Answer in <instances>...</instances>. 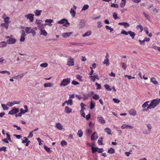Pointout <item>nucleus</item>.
Returning a JSON list of instances; mask_svg holds the SVG:
<instances>
[{
  "label": "nucleus",
  "mask_w": 160,
  "mask_h": 160,
  "mask_svg": "<svg viewBox=\"0 0 160 160\" xmlns=\"http://www.w3.org/2000/svg\"><path fill=\"white\" fill-rule=\"evenodd\" d=\"M160 102V98H157L152 100L150 104L147 107L148 109L154 108Z\"/></svg>",
  "instance_id": "nucleus-1"
},
{
  "label": "nucleus",
  "mask_w": 160,
  "mask_h": 160,
  "mask_svg": "<svg viewBox=\"0 0 160 160\" xmlns=\"http://www.w3.org/2000/svg\"><path fill=\"white\" fill-rule=\"evenodd\" d=\"M70 82V78H67L64 79L60 84V87H65L69 84Z\"/></svg>",
  "instance_id": "nucleus-2"
},
{
  "label": "nucleus",
  "mask_w": 160,
  "mask_h": 160,
  "mask_svg": "<svg viewBox=\"0 0 160 160\" xmlns=\"http://www.w3.org/2000/svg\"><path fill=\"white\" fill-rule=\"evenodd\" d=\"M13 36L11 35V36H7L6 37V38L8 39L7 41V42L9 44H13L15 43L16 42V40L14 38H13Z\"/></svg>",
  "instance_id": "nucleus-3"
},
{
  "label": "nucleus",
  "mask_w": 160,
  "mask_h": 160,
  "mask_svg": "<svg viewBox=\"0 0 160 160\" xmlns=\"http://www.w3.org/2000/svg\"><path fill=\"white\" fill-rule=\"evenodd\" d=\"M58 23L62 24H63V26L66 27H68L70 25L69 23L68 22L67 20L65 19H63L60 21H58Z\"/></svg>",
  "instance_id": "nucleus-4"
},
{
  "label": "nucleus",
  "mask_w": 160,
  "mask_h": 160,
  "mask_svg": "<svg viewBox=\"0 0 160 160\" xmlns=\"http://www.w3.org/2000/svg\"><path fill=\"white\" fill-rule=\"evenodd\" d=\"M34 15L31 13H28L25 15V17L28 19L30 21L32 22L34 20Z\"/></svg>",
  "instance_id": "nucleus-5"
},
{
  "label": "nucleus",
  "mask_w": 160,
  "mask_h": 160,
  "mask_svg": "<svg viewBox=\"0 0 160 160\" xmlns=\"http://www.w3.org/2000/svg\"><path fill=\"white\" fill-rule=\"evenodd\" d=\"M19 112V110L18 108L13 107L11 110L9 112L8 114L13 115L14 114H16Z\"/></svg>",
  "instance_id": "nucleus-6"
},
{
  "label": "nucleus",
  "mask_w": 160,
  "mask_h": 160,
  "mask_svg": "<svg viewBox=\"0 0 160 160\" xmlns=\"http://www.w3.org/2000/svg\"><path fill=\"white\" fill-rule=\"evenodd\" d=\"M74 59L71 57L69 58L67 61V65L69 66H74Z\"/></svg>",
  "instance_id": "nucleus-7"
},
{
  "label": "nucleus",
  "mask_w": 160,
  "mask_h": 160,
  "mask_svg": "<svg viewBox=\"0 0 160 160\" xmlns=\"http://www.w3.org/2000/svg\"><path fill=\"white\" fill-rule=\"evenodd\" d=\"M121 128L122 129H124L126 128L132 129L133 128V127L129 125L123 124L122 125L121 127Z\"/></svg>",
  "instance_id": "nucleus-8"
},
{
  "label": "nucleus",
  "mask_w": 160,
  "mask_h": 160,
  "mask_svg": "<svg viewBox=\"0 0 160 160\" xmlns=\"http://www.w3.org/2000/svg\"><path fill=\"white\" fill-rule=\"evenodd\" d=\"M98 121L101 123L102 124H104L105 123V121L103 118L101 116L98 117H97Z\"/></svg>",
  "instance_id": "nucleus-9"
},
{
  "label": "nucleus",
  "mask_w": 160,
  "mask_h": 160,
  "mask_svg": "<svg viewBox=\"0 0 160 160\" xmlns=\"http://www.w3.org/2000/svg\"><path fill=\"white\" fill-rule=\"evenodd\" d=\"M98 138V137L96 132H94L91 137V140L92 141H93L97 139Z\"/></svg>",
  "instance_id": "nucleus-10"
},
{
  "label": "nucleus",
  "mask_w": 160,
  "mask_h": 160,
  "mask_svg": "<svg viewBox=\"0 0 160 160\" xmlns=\"http://www.w3.org/2000/svg\"><path fill=\"white\" fill-rule=\"evenodd\" d=\"M72 34V32H69L63 33L62 34V36L64 38H67L69 37Z\"/></svg>",
  "instance_id": "nucleus-11"
},
{
  "label": "nucleus",
  "mask_w": 160,
  "mask_h": 160,
  "mask_svg": "<svg viewBox=\"0 0 160 160\" xmlns=\"http://www.w3.org/2000/svg\"><path fill=\"white\" fill-rule=\"evenodd\" d=\"M118 25L123 26L125 28H128L130 26L129 24L127 22H119Z\"/></svg>",
  "instance_id": "nucleus-12"
},
{
  "label": "nucleus",
  "mask_w": 160,
  "mask_h": 160,
  "mask_svg": "<svg viewBox=\"0 0 160 160\" xmlns=\"http://www.w3.org/2000/svg\"><path fill=\"white\" fill-rule=\"evenodd\" d=\"M129 114L132 115L134 116L136 114V110L133 109H131L128 112Z\"/></svg>",
  "instance_id": "nucleus-13"
},
{
  "label": "nucleus",
  "mask_w": 160,
  "mask_h": 160,
  "mask_svg": "<svg viewBox=\"0 0 160 160\" xmlns=\"http://www.w3.org/2000/svg\"><path fill=\"white\" fill-rule=\"evenodd\" d=\"M71 44L73 45L81 46H82L84 44H87L85 42L82 43L76 42H72Z\"/></svg>",
  "instance_id": "nucleus-14"
},
{
  "label": "nucleus",
  "mask_w": 160,
  "mask_h": 160,
  "mask_svg": "<svg viewBox=\"0 0 160 160\" xmlns=\"http://www.w3.org/2000/svg\"><path fill=\"white\" fill-rule=\"evenodd\" d=\"M72 109L68 106H66L65 108V112L66 113L69 114L71 112Z\"/></svg>",
  "instance_id": "nucleus-15"
},
{
  "label": "nucleus",
  "mask_w": 160,
  "mask_h": 160,
  "mask_svg": "<svg viewBox=\"0 0 160 160\" xmlns=\"http://www.w3.org/2000/svg\"><path fill=\"white\" fill-rule=\"evenodd\" d=\"M40 33V34L44 36L47 35L48 33L45 30L42 29H41Z\"/></svg>",
  "instance_id": "nucleus-16"
},
{
  "label": "nucleus",
  "mask_w": 160,
  "mask_h": 160,
  "mask_svg": "<svg viewBox=\"0 0 160 160\" xmlns=\"http://www.w3.org/2000/svg\"><path fill=\"white\" fill-rule=\"evenodd\" d=\"M151 82L154 85H157L158 82L156 81V78L154 77H152L151 79Z\"/></svg>",
  "instance_id": "nucleus-17"
},
{
  "label": "nucleus",
  "mask_w": 160,
  "mask_h": 160,
  "mask_svg": "<svg viewBox=\"0 0 160 160\" xmlns=\"http://www.w3.org/2000/svg\"><path fill=\"white\" fill-rule=\"evenodd\" d=\"M143 14L144 16V17L146 18L148 21H151V19L150 16L146 13L145 12H143Z\"/></svg>",
  "instance_id": "nucleus-18"
},
{
  "label": "nucleus",
  "mask_w": 160,
  "mask_h": 160,
  "mask_svg": "<svg viewBox=\"0 0 160 160\" xmlns=\"http://www.w3.org/2000/svg\"><path fill=\"white\" fill-rule=\"evenodd\" d=\"M70 13L72 17H75L76 14V12L74 9L72 8H71L70 11Z\"/></svg>",
  "instance_id": "nucleus-19"
},
{
  "label": "nucleus",
  "mask_w": 160,
  "mask_h": 160,
  "mask_svg": "<svg viewBox=\"0 0 160 160\" xmlns=\"http://www.w3.org/2000/svg\"><path fill=\"white\" fill-rule=\"evenodd\" d=\"M32 30L33 29L31 27H27L25 31L27 33H31Z\"/></svg>",
  "instance_id": "nucleus-20"
},
{
  "label": "nucleus",
  "mask_w": 160,
  "mask_h": 160,
  "mask_svg": "<svg viewBox=\"0 0 160 160\" xmlns=\"http://www.w3.org/2000/svg\"><path fill=\"white\" fill-rule=\"evenodd\" d=\"M128 34L130 35L132 39H134V37L135 36V32L131 31H128Z\"/></svg>",
  "instance_id": "nucleus-21"
},
{
  "label": "nucleus",
  "mask_w": 160,
  "mask_h": 160,
  "mask_svg": "<svg viewBox=\"0 0 160 160\" xmlns=\"http://www.w3.org/2000/svg\"><path fill=\"white\" fill-rule=\"evenodd\" d=\"M105 131L109 135L111 134V130L108 128H105L104 129Z\"/></svg>",
  "instance_id": "nucleus-22"
},
{
  "label": "nucleus",
  "mask_w": 160,
  "mask_h": 160,
  "mask_svg": "<svg viewBox=\"0 0 160 160\" xmlns=\"http://www.w3.org/2000/svg\"><path fill=\"white\" fill-rule=\"evenodd\" d=\"M42 12V10H36L34 12V13H35V16H39L41 14V12Z\"/></svg>",
  "instance_id": "nucleus-23"
},
{
  "label": "nucleus",
  "mask_w": 160,
  "mask_h": 160,
  "mask_svg": "<svg viewBox=\"0 0 160 160\" xmlns=\"http://www.w3.org/2000/svg\"><path fill=\"white\" fill-rule=\"evenodd\" d=\"M7 46V43L4 42L3 41L0 43V47L3 48L6 47Z\"/></svg>",
  "instance_id": "nucleus-24"
},
{
  "label": "nucleus",
  "mask_w": 160,
  "mask_h": 160,
  "mask_svg": "<svg viewBox=\"0 0 160 160\" xmlns=\"http://www.w3.org/2000/svg\"><path fill=\"white\" fill-rule=\"evenodd\" d=\"M53 83H45L44 84V86L45 88L51 87L53 85Z\"/></svg>",
  "instance_id": "nucleus-25"
},
{
  "label": "nucleus",
  "mask_w": 160,
  "mask_h": 160,
  "mask_svg": "<svg viewBox=\"0 0 160 160\" xmlns=\"http://www.w3.org/2000/svg\"><path fill=\"white\" fill-rule=\"evenodd\" d=\"M56 127L59 130H62V125L59 123H57Z\"/></svg>",
  "instance_id": "nucleus-26"
},
{
  "label": "nucleus",
  "mask_w": 160,
  "mask_h": 160,
  "mask_svg": "<svg viewBox=\"0 0 160 160\" xmlns=\"http://www.w3.org/2000/svg\"><path fill=\"white\" fill-rule=\"evenodd\" d=\"M92 33V32L91 31H88L86 32L85 34H83L82 35V36L83 37H85L86 36H88L90 35Z\"/></svg>",
  "instance_id": "nucleus-27"
},
{
  "label": "nucleus",
  "mask_w": 160,
  "mask_h": 160,
  "mask_svg": "<svg viewBox=\"0 0 160 160\" xmlns=\"http://www.w3.org/2000/svg\"><path fill=\"white\" fill-rule=\"evenodd\" d=\"M137 29L138 30H140V32H142L143 30V28L141 25H139L137 26Z\"/></svg>",
  "instance_id": "nucleus-28"
},
{
  "label": "nucleus",
  "mask_w": 160,
  "mask_h": 160,
  "mask_svg": "<svg viewBox=\"0 0 160 160\" xmlns=\"http://www.w3.org/2000/svg\"><path fill=\"white\" fill-rule=\"evenodd\" d=\"M65 102H66L68 105H72L73 104L72 101L71 99H69L68 101H66Z\"/></svg>",
  "instance_id": "nucleus-29"
},
{
  "label": "nucleus",
  "mask_w": 160,
  "mask_h": 160,
  "mask_svg": "<svg viewBox=\"0 0 160 160\" xmlns=\"http://www.w3.org/2000/svg\"><path fill=\"white\" fill-rule=\"evenodd\" d=\"M102 139V138H100L98 140V142L99 145H102L103 144V143Z\"/></svg>",
  "instance_id": "nucleus-30"
},
{
  "label": "nucleus",
  "mask_w": 160,
  "mask_h": 160,
  "mask_svg": "<svg viewBox=\"0 0 160 160\" xmlns=\"http://www.w3.org/2000/svg\"><path fill=\"white\" fill-rule=\"evenodd\" d=\"M108 152L111 154H112L115 153V150L112 148H110L108 150Z\"/></svg>",
  "instance_id": "nucleus-31"
},
{
  "label": "nucleus",
  "mask_w": 160,
  "mask_h": 160,
  "mask_svg": "<svg viewBox=\"0 0 160 160\" xmlns=\"http://www.w3.org/2000/svg\"><path fill=\"white\" fill-rule=\"evenodd\" d=\"M9 18L8 17H7L5 18L4 19V21L5 23H8L9 24L10 22V21H9Z\"/></svg>",
  "instance_id": "nucleus-32"
},
{
  "label": "nucleus",
  "mask_w": 160,
  "mask_h": 160,
  "mask_svg": "<svg viewBox=\"0 0 160 160\" xmlns=\"http://www.w3.org/2000/svg\"><path fill=\"white\" fill-rule=\"evenodd\" d=\"M1 26L2 27H5L6 28V29H8V27L9 24H8V23H2L1 24Z\"/></svg>",
  "instance_id": "nucleus-33"
},
{
  "label": "nucleus",
  "mask_w": 160,
  "mask_h": 160,
  "mask_svg": "<svg viewBox=\"0 0 160 160\" xmlns=\"http://www.w3.org/2000/svg\"><path fill=\"white\" fill-rule=\"evenodd\" d=\"M104 64H106L107 66L109 65V59L108 58L106 59L103 62Z\"/></svg>",
  "instance_id": "nucleus-34"
},
{
  "label": "nucleus",
  "mask_w": 160,
  "mask_h": 160,
  "mask_svg": "<svg viewBox=\"0 0 160 160\" xmlns=\"http://www.w3.org/2000/svg\"><path fill=\"white\" fill-rule=\"evenodd\" d=\"M89 8V6L88 4L84 5L82 9V11H84L87 10Z\"/></svg>",
  "instance_id": "nucleus-35"
},
{
  "label": "nucleus",
  "mask_w": 160,
  "mask_h": 160,
  "mask_svg": "<svg viewBox=\"0 0 160 160\" xmlns=\"http://www.w3.org/2000/svg\"><path fill=\"white\" fill-rule=\"evenodd\" d=\"M1 106L3 110H8V108L7 107V105H6L4 104H2Z\"/></svg>",
  "instance_id": "nucleus-36"
},
{
  "label": "nucleus",
  "mask_w": 160,
  "mask_h": 160,
  "mask_svg": "<svg viewBox=\"0 0 160 160\" xmlns=\"http://www.w3.org/2000/svg\"><path fill=\"white\" fill-rule=\"evenodd\" d=\"M149 102V101H147L145 102L142 105V107L143 108H145L146 107H148L149 105L148 103Z\"/></svg>",
  "instance_id": "nucleus-37"
},
{
  "label": "nucleus",
  "mask_w": 160,
  "mask_h": 160,
  "mask_svg": "<svg viewBox=\"0 0 160 160\" xmlns=\"http://www.w3.org/2000/svg\"><path fill=\"white\" fill-rule=\"evenodd\" d=\"M77 134L79 137H81L83 135V132L81 130H79L78 131Z\"/></svg>",
  "instance_id": "nucleus-38"
},
{
  "label": "nucleus",
  "mask_w": 160,
  "mask_h": 160,
  "mask_svg": "<svg viewBox=\"0 0 160 160\" xmlns=\"http://www.w3.org/2000/svg\"><path fill=\"white\" fill-rule=\"evenodd\" d=\"M61 145L62 146H63L67 145V142L64 140H63L61 142Z\"/></svg>",
  "instance_id": "nucleus-39"
},
{
  "label": "nucleus",
  "mask_w": 160,
  "mask_h": 160,
  "mask_svg": "<svg viewBox=\"0 0 160 160\" xmlns=\"http://www.w3.org/2000/svg\"><path fill=\"white\" fill-rule=\"evenodd\" d=\"M25 73H23L19 74L18 76H16V77H18V79H21L23 78V77L25 75Z\"/></svg>",
  "instance_id": "nucleus-40"
},
{
  "label": "nucleus",
  "mask_w": 160,
  "mask_h": 160,
  "mask_svg": "<svg viewBox=\"0 0 160 160\" xmlns=\"http://www.w3.org/2000/svg\"><path fill=\"white\" fill-rule=\"evenodd\" d=\"M45 22H49L50 23V24H48L50 26H52V24L51 23L53 22V20L50 19H47L45 20Z\"/></svg>",
  "instance_id": "nucleus-41"
},
{
  "label": "nucleus",
  "mask_w": 160,
  "mask_h": 160,
  "mask_svg": "<svg viewBox=\"0 0 160 160\" xmlns=\"http://www.w3.org/2000/svg\"><path fill=\"white\" fill-rule=\"evenodd\" d=\"M92 98L95 100H98L99 98V96L98 95L95 94L92 97Z\"/></svg>",
  "instance_id": "nucleus-42"
},
{
  "label": "nucleus",
  "mask_w": 160,
  "mask_h": 160,
  "mask_svg": "<svg viewBox=\"0 0 160 160\" xmlns=\"http://www.w3.org/2000/svg\"><path fill=\"white\" fill-rule=\"evenodd\" d=\"M44 149L48 152L49 153L51 152V150L50 149V148H48V147L44 146Z\"/></svg>",
  "instance_id": "nucleus-43"
},
{
  "label": "nucleus",
  "mask_w": 160,
  "mask_h": 160,
  "mask_svg": "<svg viewBox=\"0 0 160 160\" xmlns=\"http://www.w3.org/2000/svg\"><path fill=\"white\" fill-rule=\"evenodd\" d=\"M98 149V147L94 148L93 146H92V152L93 153L95 152H97Z\"/></svg>",
  "instance_id": "nucleus-44"
},
{
  "label": "nucleus",
  "mask_w": 160,
  "mask_h": 160,
  "mask_svg": "<svg viewBox=\"0 0 160 160\" xmlns=\"http://www.w3.org/2000/svg\"><path fill=\"white\" fill-rule=\"evenodd\" d=\"M104 87L108 91H110L112 90L111 88H110V86L107 84L105 85Z\"/></svg>",
  "instance_id": "nucleus-45"
},
{
  "label": "nucleus",
  "mask_w": 160,
  "mask_h": 160,
  "mask_svg": "<svg viewBox=\"0 0 160 160\" xmlns=\"http://www.w3.org/2000/svg\"><path fill=\"white\" fill-rule=\"evenodd\" d=\"M6 134L7 137V139H8L9 141L11 142L12 141L10 138V134L8 133H6Z\"/></svg>",
  "instance_id": "nucleus-46"
},
{
  "label": "nucleus",
  "mask_w": 160,
  "mask_h": 160,
  "mask_svg": "<svg viewBox=\"0 0 160 160\" xmlns=\"http://www.w3.org/2000/svg\"><path fill=\"white\" fill-rule=\"evenodd\" d=\"M85 26V23L83 21H81L80 22V27L81 28H83Z\"/></svg>",
  "instance_id": "nucleus-47"
},
{
  "label": "nucleus",
  "mask_w": 160,
  "mask_h": 160,
  "mask_svg": "<svg viewBox=\"0 0 160 160\" xmlns=\"http://www.w3.org/2000/svg\"><path fill=\"white\" fill-rule=\"evenodd\" d=\"M48 66V64L47 63H42L40 65V66L41 67H43V68H46V67H47Z\"/></svg>",
  "instance_id": "nucleus-48"
},
{
  "label": "nucleus",
  "mask_w": 160,
  "mask_h": 160,
  "mask_svg": "<svg viewBox=\"0 0 160 160\" xmlns=\"http://www.w3.org/2000/svg\"><path fill=\"white\" fill-rule=\"evenodd\" d=\"M112 100L114 101V102L116 103H119L120 102V100L118 99L115 98H113L112 99Z\"/></svg>",
  "instance_id": "nucleus-49"
},
{
  "label": "nucleus",
  "mask_w": 160,
  "mask_h": 160,
  "mask_svg": "<svg viewBox=\"0 0 160 160\" xmlns=\"http://www.w3.org/2000/svg\"><path fill=\"white\" fill-rule=\"evenodd\" d=\"M105 28L107 29H109L110 30L111 32L113 31L114 30L113 28H112L111 27H109L108 25H106L105 26Z\"/></svg>",
  "instance_id": "nucleus-50"
},
{
  "label": "nucleus",
  "mask_w": 160,
  "mask_h": 160,
  "mask_svg": "<svg viewBox=\"0 0 160 160\" xmlns=\"http://www.w3.org/2000/svg\"><path fill=\"white\" fill-rule=\"evenodd\" d=\"M96 85L97 86V89H101V85L98 82H96L95 83Z\"/></svg>",
  "instance_id": "nucleus-51"
},
{
  "label": "nucleus",
  "mask_w": 160,
  "mask_h": 160,
  "mask_svg": "<svg viewBox=\"0 0 160 160\" xmlns=\"http://www.w3.org/2000/svg\"><path fill=\"white\" fill-rule=\"evenodd\" d=\"M125 77L126 78H128L129 79L135 78V77H132L131 75H126Z\"/></svg>",
  "instance_id": "nucleus-52"
},
{
  "label": "nucleus",
  "mask_w": 160,
  "mask_h": 160,
  "mask_svg": "<svg viewBox=\"0 0 160 160\" xmlns=\"http://www.w3.org/2000/svg\"><path fill=\"white\" fill-rule=\"evenodd\" d=\"M0 72H1V73L3 74H5V73H7L8 74V75H10V72L9 71H0Z\"/></svg>",
  "instance_id": "nucleus-53"
},
{
  "label": "nucleus",
  "mask_w": 160,
  "mask_h": 160,
  "mask_svg": "<svg viewBox=\"0 0 160 160\" xmlns=\"http://www.w3.org/2000/svg\"><path fill=\"white\" fill-rule=\"evenodd\" d=\"M23 140H22V143H24L27 142V140H28V139L26 137H24L23 138Z\"/></svg>",
  "instance_id": "nucleus-54"
},
{
  "label": "nucleus",
  "mask_w": 160,
  "mask_h": 160,
  "mask_svg": "<svg viewBox=\"0 0 160 160\" xmlns=\"http://www.w3.org/2000/svg\"><path fill=\"white\" fill-rule=\"evenodd\" d=\"M83 99L84 100L87 99L89 98V95H88V94H87V95L83 94Z\"/></svg>",
  "instance_id": "nucleus-55"
},
{
  "label": "nucleus",
  "mask_w": 160,
  "mask_h": 160,
  "mask_svg": "<svg viewBox=\"0 0 160 160\" xmlns=\"http://www.w3.org/2000/svg\"><path fill=\"white\" fill-rule=\"evenodd\" d=\"M121 33L125 35H128V31L127 32L125 30H122L121 32Z\"/></svg>",
  "instance_id": "nucleus-56"
},
{
  "label": "nucleus",
  "mask_w": 160,
  "mask_h": 160,
  "mask_svg": "<svg viewBox=\"0 0 160 160\" xmlns=\"http://www.w3.org/2000/svg\"><path fill=\"white\" fill-rule=\"evenodd\" d=\"M80 105L81 107V110H83L84 109H86L85 108H84V107L86 106V105L84 103L82 102L81 103Z\"/></svg>",
  "instance_id": "nucleus-57"
},
{
  "label": "nucleus",
  "mask_w": 160,
  "mask_h": 160,
  "mask_svg": "<svg viewBox=\"0 0 160 160\" xmlns=\"http://www.w3.org/2000/svg\"><path fill=\"white\" fill-rule=\"evenodd\" d=\"M80 114L84 118H85V113L83 111V110H81L80 111Z\"/></svg>",
  "instance_id": "nucleus-58"
},
{
  "label": "nucleus",
  "mask_w": 160,
  "mask_h": 160,
  "mask_svg": "<svg viewBox=\"0 0 160 160\" xmlns=\"http://www.w3.org/2000/svg\"><path fill=\"white\" fill-rule=\"evenodd\" d=\"M147 126L148 131H150L152 128V126L150 124H148Z\"/></svg>",
  "instance_id": "nucleus-59"
},
{
  "label": "nucleus",
  "mask_w": 160,
  "mask_h": 160,
  "mask_svg": "<svg viewBox=\"0 0 160 160\" xmlns=\"http://www.w3.org/2000/svg\"><path fill=\"white\" fill-rule=\"evenodd\" d=\"M95 106V103H92V102L90 103V109H93L94 108Z\"/></svg>",
  "instance_id": "nucleus-60"
},
{
  "label": "nucleus",
  "mask_w": 160,
  "mask_h": 160,
  "mask_svg": "<svg viewBox=\"0 0 160 160\" xmlns=\"http://www.w3.org/2000/svg\"><path fill=\"white\" fill-rule=\"evenodd\" d=\"M14 105L13 102H8L7 104V105L11 107H12Z\"/></svg>",
  "instance_id": "nucleus-61"
},
{
  "label": "nucleus",
  "mask_w": 160,
  "mask_h": 160,
  "mask_svg": "<svg viewBox=\"0 0 160 160\" xmlns=\"http://www.w3.org/2000/svg\"><path fill=\"white\" fill-rule=\"evenodd\" d=\"M111 6L112 7H114L115 8H118L119 7L118 5L117 4L112 3Z\"/></svg>",
  "instance_id": "nucleus-62"
},
{
  "label": "nucleus",
  "mask_w": 160,
  "mask_h": 160,
  "mask_svg": "<svg viewBox=\"0 0 160 160\" xmlns=\"http://www.w3.org/2000/svg\"><path fill=\"white\" fill-rule=\"evenodd\" d=\"M20 112L22 114H24L26 112H27V110H24L23 108L20 109Z\"/></svg>",
  "instance_id": "nucleus-63"
},
{
  "label": "nucleus",
  "mask_w": 160,
  "mask_h": 160,
  "mask_svg": "<svg viewBox=\"0 0 160 160\" xmlns=\"http://www.w3.org/2000/svg\"><path fill=\"white\" fill-rule=\"evenodd\" d=\"M102 26L101 22L99 21L97 22V27L98 28H101Z\"/></svg>",
  "instance_id": "nucleus-64"
}]
</instances>
